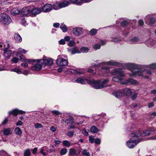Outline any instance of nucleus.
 Returning a JSON list of instances; mask_svg holds the SVG:
<instances>
[{
    "mask_svg": "<svg viewBox=\"0 0 156 156\" xmlns=\"http://www.w3.org/2000/svg\"><path fill=\"white\" fill-rule=\"evenodd\" d=\"M30 151L29 149H27L25 150L24 153V156H30Z\"/></svg>",
    "mask_w": 156,
    "mask_h": 156,
    "instance_id": "nucleus-45",
    "label": "nucleus"
},
{
    "mask_svg": "<svg viewBox=\"0 0 156 156\" xmlns=\"http://www.w3.org/2000/svg\"><path fill=\"white\" fill-rule=\"evenodd\" d=\"M108 80L106 79L102 81H96L93 80H90L92 86L96 89L102 88L105 87V84L108 81Z\"/></svg>",
    "mask_w": 156,
    "mask_h": 156,
    "instance_id": "nucleus-3",
    "label": "nucleus"
},
{
    "mask_svg": "<svg viewBox=\"0 0 156 156\" xmlns=\"http://www.w3.org/2000/svg\"><path fill=\"white\" fill-rule=\"evenodd\" d=\"M112 80L115 82H118L120 81L121 80V77H115L112 78Z\"/></svg>",
    "mask_w": 156,
    "mask_h": 156,
    "instance_id": "nucleus-41",
    "label": "nucleus"
},
{
    "mask_svg": "<svg viewBox=\"0 0 156 156\" xmlns=\"http://www.w3.org/2000/svg\"><path fill=\"white\" fill-rule=\"evenodd\" d=\"M59 43L60 44H64L65 43V41L63 39H61L59 41Z\"/></svg>",
    "mask_w": 156,
    "mask_h": 156,
    "instance_id": "nucleus-63",
    "label": "nucleus"
},
{
    "mask_svg": "<svg viewBox=\"0 0 156 156\" xmlns=\"http://www.w3.org/2000/svg\"><path fill=\"white\" fill-rule=\"evenodd\" d=\"M23 73L25 75H27L30 73V72L28 70H25L23 71Z\"/></svg>",
    "mask_w": 156,
    "mask_h": 156,
    "instance_id": "nucleus-58",
    "label": "nucleus"
},
{
    "mask_svg": "<svg viewBox=\"0 0 156 156\" xmlns=\"http://www.w3.org/2000/svg\"><path fill=\"white\" fill-rule=\"evenodd\" d=\"M50 130L53 132H55L56 131V128H55V127L54 126H51L50 128Z\"/></svg>",
    "mask_w": 156,
    "mask_h": 156,
    "instance_id": "nucleus-61",
    "label": "nucleus"
},
{
    "mask_svg": "<svg viewBox=\"0 0 156 156\" xmlns=\"http://www.w3.org/2000/svg\"><path fill=\"white\" fill-rule=\"evenodd\" d=\"M31 10L30 7H24L21 10V14L23 15L27 16L30 13Z\"/></svg>",
    "mask_w": 156,
    "mask_h": 156,
    "instance_id": "nucleus-16",
    "label": "nucleus"
},
{
    "mask_svg": "<svg viewBox=\"0 0 156 156\" xmlns=\"http://www.w3.org/2000/svg\"><path fill=\"white\" fill-rule=\"evenodd\" d=\"M35 127L36 128H42L43 126L42 124L40 123H37L34 125Z\"/></svg>",
    "mask_w": 156,
    "mask_h": 156,
    "instance_id": "nucleus-49",
    "label": "nucleus"
},
{
    "mask_svg": "<svg viewBox=\"0 0 156 156\" xmlns=\"http://www.w3.org/2000/svg\"><path fill=\"white\" fill-rule=\"evenodd\" d=\"M133 91V90H131L129 89H124L123 91V93L124 92L127 95L129 96L132 95Z\"/></svg>",
    "mask_w": 156,
    "mask_h": 156,
    "instance_id": "nucleus-29",
    "label": "nucleus"
},
{
    "mask_svg": "<svg viewBox=\"0 0 156 156\" xmlns=\"http://www.w3.org/2000/svg\"><path fill=\"white\" fill-rule=\"evenodd\" d=\"M138 24L139 25L142 26L144 24V22L143 20H140L138 21Z\"/></svg>",
    "mask_w": 156,
    "mask_h": 156,
    "instance_id": "nucleus-64",
    "label": "nucleus"
},
{
    "mask_svg": "<svg viewBox=\"0 0 156 156\" xmlns=\"http://www.w3.org/2000/svg\"><path fill=\"white\" fill-rule=\"evenodd\" d=\"M8 121V119L7 118H5V120L2 122V125H5L7 123Z\"/></svg>",
    "mask_w": 156,
    "mask_h": 156,
    "instance_id": "nucleus-60",
    "label": "nucleus"
},
{
    "mask_svg": "<svg viewBox=\"0 0 156 156\" xmlns=\"http://www.w3.org/2000/svg\"><path fill=\"white\" fill-rule=\"evenodd\" d=\"M76 43L75 41H70L68 44V45L70 47H73L75 45Z\"/></svg>",
    "mask_w": 156,
    "mask_h": 156,
    "instance_id": "nucleus-47",
    "label": "nucleus"
},
{
    "mask_svg": "<svg viewBox=\"0 0 156 156\" xmlns=\"http://www.w3.org/2000/svg\"><path fill=\"white\" fill-rule=\"evenodd\" d=\"M155 19L153 18L149 19L147 17H146L145 18V22L147 24L153 25L155 23Z\"/></svg>",
    "mask_w": 156,
    "mask_h": 156,
    "instance_id": "nucleus-20",
    "label": "nucleus"
},
{
    "mask_svg": "<svg viewBox=\"0 0 156 156\" xmlns=\"http://www.w3.org/2000/svg\"><path fill=\"white\" fill-rule=\"evenodd\" d=\"M127 66L131 69V74L130 76H142L146 79L148 78L147 76H144L142 73L144 70L141 69L140 66L137 64H133L132 63H127Z\"/></svg>",
    "mask_w": 156,
    "mask_h": 156,
    "instance_id": "nucleus-1",
    "label": "nucleus"
},
{
    "mask_svg": "<svg viewBox=\"0 0 156 156\" xmlns=\"http://www.w3.org/2000/svg\"><path fill=\"white\" fill-rule=\"evenodd\" d=\"M80 152V150H79L78 151H76L74 148H71L69 150V155H79Z\"/></svg>",
    "mask_w": 156,
    "mask_h": 156,
    "instance_id": "nucleus-22",
    "label": "nucleus"
},
{
    "mask_svg": "<svg viewBox=\"0 0 156 156\" xmlns=\"http://www.w3.org/2000/svg\"><path fill=\"white\" fill-rule=\"evenodd\" d=\"M155 131H156V128H149L148 129L144 130L142 134L139 132H138L136 133H140L141 134L140 136H144L153 134L154 132Z\"/></svg>",
    "mask_w": 156,
    "mask_h": 156,
    "instance_id": "nucleus-9",
    "label": "nucleus"
},
{
    "mask_svg": "<svg viewBox=\"0 0 156 156\" xmlns=\"http://www.w3.org/2000/svg\"><path fill=\"white\" fill-rule=\"evenodd\" d=\"M95 143L97 144H99L101 143V140L99 138H96L95 139Z\"/></svg>",
    "mask_w": 156,
    "mask_h": 156,
    "instance_id": "nucleus-53",
    "label": "nucleus"
},
{
    "mask_svg": "<svg viewBox=\"0 0 156 156\" xmlns=\"http://www.w3.org/2000/svg\"><path fill=\"white\" fill-rule=\"evenodd\" d=\"M90 131L94 133H97L98 131V129L94 126H92L90 129Z\"/></svg>",
    "mask_w": 156,
    "mask_h": 156,
    "instance_id": "nucleus-35",
    "label": "nucleus"
},
{
    "mask_svg": "<svg viewBox=\"0 0 156 156\" xmlns=\"http://www.w3.org/2000/svg\"><path fill=\"white\" fill-rule=\"evenodd\" d=\"M11 19L7 14L2 13L0 14V22L4 24H8L11 22Z\"/></svg>",
    "mask_w": 156,
    "mask_h": 156,
    "instance_id": "nucleus-5",
    "label": "nucleus"
},
{
    "mask_svg": "<svg viewBox=\"0 0 156 156\" xmlns=\"http://www.w3.org/2000/svg\"><path fill=\"white\" fill-rule=\"evenodd\" d=\"M89 140L92 143H93L95 140V139L92 136H90L89 137Z\"/></svg>",
    "mask_w": 156,
    "mask_h": 156,
    "instance_id": "nucleus-57",
    "label": "nucleus"
},
{
    "mask_svg": "<svg viewBox=\"0 0 156 156\" xmlns=\"http://www.w3.org/2000/svg\"><path fill=\"white\" fill-rule=\"evenodd\" d=\"M128 22L127 21L124 20L121 23V25L122 26H126L128 24Z\"/></svg>",
    "mask_w": 156,
    "mask_h": 156,
    "instance_id": "nucleus-56",
    "label": "nucleus"
},
{
    "mask_svg": "<svg viewBox=\"0 0 156 156\" xmlns=\"http://www.w3.org/2000/svg\"><path fill=\"white\" fill-rule=\"evenodd\" d=\"M123 91L122 90H119L117 91H115L113 93V94L117 98H120L123 95Z\"/></svg>",
    "mask_w": 156,
    "mask_h": 156,
    "instance_id": "nucleus-23",
    "label": "nucleus"
},
{
    "mask_svg": "<svg viewBox=\"0 0 156 156\" xmlns=\"http://www.w3.org/2000/svg\"><path fill=\"white\" fill-rule=\"evenodd\" d=\"M14 38L17 42H21L22 41V39L20 35L18 33L15 34Z\"/></svg>",
    "mask_w": 156,
    "mask_h": 156,
    "instance_id": "nucleus-28",
    "label": "nucleus"
},
{
    "mask_svg": "<svg viewBox=\"0 0 156 156\" xmlns=\"http://www.w3.org/2000/svg\"><path fill=\"white\" fill-rule=\"evenodd\" d=\"M154 103L153 102L150 103L148 104V107L149 108L153 107L154 106Z\"/></svg>",
    "mask_w": 156,
    "mask_h": 156,
    "instance_id": "nucleus-62",
    "label": "nucleus"
},
{
    "mask_svg": "<svg viewBox=\"0 0 156 156\" xmlns=\"http://www.w3.org/2000/svg\"><path fill=\"white\" fill-rule=\"evenodd\" d=\"M46 147H42L40 149V153L42 154L44 156H46V153L44 151L45 149H47Z\"/></svg>",
    "mask_w": 156,
    "mask_h": 156,
    "instance_id": "nucleus-34",
    "label": "nucleus"
},
{
    "mask_svg": "<svg viewBox=\"0 0 156 156\" xmlns=\"http://www.w3.org/2000/svg\"><path fill=\"white\" fill-rule=\"evenodd\" d=\"M60 28L63 32H65L67 31V29L66 26L63 24H61L60 26Z\"/></svg>",
    "mask_w": 156,
    "mask_h": 156,
    "instance_id": "nucleus-39",
    "label": "nucleus"
},
{
    "mask_svg": "<svg viewBox=\"0 0 156 156\" xmlns=\"http://www.w3.org/2000/svg\"><path fill=\"white\" fill-rule=\"evenodd\" d=\"M36 61L34 62H37V63L31 67V69L33 70L36 71H39L41 69L42 67L43 66V64L42 62H41V59L35 60ZM33 63L32 62L31 63Z\"/></svg>",
    "mask_w": 156,
    "mask_h": 156,
    "instance_id": "nucleus-6",
    "label": "nucleus"
},
{
    "mask_svg": "<svg viewBox=\"0 0 156 156\" xmlns=\"http://www.w3.org/2000/svg\"><path fill=\"white\" fill-rule=\"evenodd\" d=\"M3 134L5 136H8L12 134L11 129L9 128H4L2 130Z\"/></svg>",
    "mask_w": 156,
    "mask_h": 156,
    "instance_id": "nucleus-21",
    "label": "nucleus"
},
{
    "mask_svg": "<svg viewBox=\"0 0 156 156\" xmlns=\"http://www.w3.org/2000/svg\"><path fill=\"white\" fill-rule=\"evenodd\" d=\"M84 30L81 27H75L73 29V33L75 35L78 36L83 34Z\"/></svg>",
    "mask_w": 156,
    "mask_h": 156,
    "instance_id": "nucleus-12",
    "label": "nucleus"
},
{
    "mask_svg": "<svg viewBox=\"0 0 156 156\" xmlns=\"http://www.w3.org/2000/svg\"><path fill=\"white\" fill-rule=\"evenodd\" d=\"M97 31V30L96 29H93L90 31V34L91 35H94L96 34Z\"/></svg>",
    "mask_w": 156,
    "mask_h": 156,
    "instance_id": "nucleus-43",
    "label": "nucleus"
},
{
    "mask_svg": "<svg viewBox=\"0 0 156 156\" xmlns=\"http://www.w3.org/2000/svg\"><path fill=\"white\" fill-rule=\"evenodd\" d=\"M82 133L85 136H87L88 135V133L86 131L85 129H83L82 130Z\"/></svg>",
    "mask_w": 156,
    "mask_h": 156,
    "instance_id": "nucleus-55",
    "label": "nucleus"
},
{
    "mask_svg": "<svg viewBox=\"0 0 156 156\" xmlns=\"http://www.w3.org/2000/svg\"><path fill=\"white\" fill-rule=\"evenodd\" d=\"M155 44V42L154 41H152L151 43V44H147V46H148V47H151L152 46H154Z\"/></svg>",
    "mask_w": 156,
    "mask_h": 156,
    "instance_id": "nucleus-59",
    "label": "nucleus"
},
{
    "mask_svg": "<svg viewBox=\"0 0 156 156\" xmlns=\"http://www.w3.org/2000/svg\"><path fill=\"white\" fill-rule=\"evenodd\" d=\"M82 154L84 156H90V154L86 149L83 150L82 152Z\"/></svg>",
    "mask_w": 156,
    "mask_h": 156,
    "instance_id": "nucleus-36",
    "label": "nucleus"
},
{
    "mask_svg": "<svg viewBox=\"0 0 156 156\" xmlns=\"http://www.w3.org/2000/svg\"><path fill=\"white\" fill-rule=\"evenodd\" d=\"M11 54L12 52L10 51L5 49L4 50L3 55L5 58H8L11 56Z\"/></svg>",
    "mask_w": 156,
    "mask_h": 156,
    "instance_id": "nucleus-25",
    "label": "nucleus"
},
{
    "mask_svg": "<svg viewBox=\"0 0 156 156\" xmlns=\"http://www.w3.org/2000/svg\"><path fill=\"white\" fill-rule=\"evenodd\" d=\"M140 133H133L129 135L130 140L126 142L127 147L130 148H133L140 140L138 137L140 136Z\"/></svg>",
    "mask_w": 156,
    "mask_h": 156,
    "instance_id": "nucleus-2",
    "label": "nucleus"
},
{
    "mask_svg": "<svg viewBox=\"0 0 156 156\" xmlns=\"http://www.w3.org/2000/svg\"><path fill=\"white\" fill-rule=\"evenodd\" d=\"M74 134L73 131H69L67 133V135L69 137H72Z\"/></svg>",
    "mask_w": 156,
    "mask_h": 156,
    "instance_id": "nucleus-46",
    "label": "nucleus"
},
{
    "mask_svg": "<svg viewBox=\"0 0 156 156\" xmlns=\"http://www.w3.org/2000/svg\"><path fill=\"white\" fill-rule=\"evenodd\" d=\"M12 71L15 72L17 73L18 74L21 73V71L20 69L17 68L13 69L12 70Z\"/></svg>",
    "mask_w": 156,
    "mask_h": 156,
    "instance_id": "nucleus-50",
    "label": "nucleus"
},
{
    "mask_svg": "<svg viewBox=\"0 0 156 156\" xmlns=\"http://www.w3.org/2000/svg\"><path fill=\"white\" fill-rule=\"evenodd\" d=\"M20 12V10L19 9L17 8H14L12 9L11 11V14L12 15H15L17 14Z\"/></svg>",
    "mask_w": 156,
    "mask_h": 156,
    "instance_id": "nucleus-27",
    "label": "nucleus"
},
{
    "mask_svg": "<svg viewBox=\"0 0 156 156\" xmlns=\"http://www.w3.org/2000/svg\"><path fill=\"white\" fill-rule=\"evenodd\" d=\"M83 2V0H70V2L73 4L80 5Z\"/></svg>",
    "mask_w": 156,
    "mask_h": 156,
    "instance_id": "nucleus-30",
    "label": "nucleus"
},
{
    "mask_svg": "<svg viewBox=\"0 0 156 156\" xmlns=\"http://www.w3.org/2000/svg\"><path fill=\"white\" fill-rule=\"evenodd\" d=\"M139 41V40L137 37H134L130 40L129 41V43L131 44H136Z\"/></svg>",
    "mask_w": 156,
    "mask_h": 156,
    "instance_id": "nucleus-26",
    "label": "nucleus"
},
{
    "mask_svg": "<svg viewBox=\"0 0 156 156\" xmlns=\"http://www.w3.org/2000/svg\"><path fill=\"white\" fill-rule=\"evenodd\" d=\"M11 61L15 63H17L19 61V59L16 58H14L11 59Z\"/></svg>",
    "mask_w": 156,
    "mask_h": 156,
    "instance_id": "nucleus-54",
    "label": "nucleus"
},
{
    "mask_svg": "<svg viewBox=\"0 0 156 156\" xmlns=\"http://www.w3.org/2000/svg\"><path fill=\"white\" fill-rule=\"evenodd\" d=\"M109 67H103L101 68L99 72V75L105 77H107L108 74L110 73Z\"/></svg>",
    "mask_w": 156,
    "mask_h": 156,
    "instance_id": "nucleus-8",
    "label": "nucleus"
},
{
    "mask_svg": "<svg viewBox=\"0 0 156 156\" xmlns=\"http://www.w3.org/2000/svg\"><path fill=\"white\" fill-rule=\"evenodd\" d=\"M77 83H80L82 84H84L85 83V80L82 77H79L77 78L75 80Z\"/></svg>",
    "mask_w": 156,
    "mask_h": 156,
    "instance_id": "nucleus-33",
    "label": "nucleus"
},
{
    "mask_svg": "<svg viewBox=\"0 0 156 156\" xmlns=\"http://www.w3.org/2000/svg\"><path fill=\"white\" fill-rule=\"evenodd\" d=\"M67 149L66 148H62L61 150L60 154L62 155H64L67 153Z\"/></svg>",
    "mask_w": 156,
    "mask_h": 156,
    "instance_id": "nucleus-40",
    "label": "nucleus"
},
{
    "mask_svg": "<svg viewBox=\"0 0 156 156\" xmlns=\"http://www.w3.org/2000/svg\"><path fill=\"white\" fill-rule=\"evenodd\" d=\"M61 122H65L67 124H72L74 123L73 118L70 116H68L66 118L62 119L61 121Z\"/></svg>",
    "mask_w": 156,
    "mask_h": 156,
    "instance_id": "nucleus-15",
    "label": "nucleus"
},
{
    "mask_svg": "<svg viewBox=\"0 0 156 156\" xmlns=\"http://www.w3.org/2000/svg\"><path fill=\"white\" fill-rule=\"evenodd\" d=\"M69 4V3L67 1L62 2H58L55 3L53 5L54 9L58 10L61 8L67 6Z\"/></svg>",
    "mask_w": 156,
    "mask_h": 156,
    "instance_id": "nucleus-4",
    "label": "nucleus"
},
{
    "mask_svg": "<svg viewBox=\"0 0 156 156\" xmlns=\"http://www.w3.org/2000/svg\"><path fill=\"white\" fill-rule=\"evenodd\" d=\"M110 73L112 75H117V77H123L125 75L123 72L120 69H115L110 71Z\"/></svg>",
    "mask_w": 156,
    "mask_h": 156,
    "instance_id": "nucleus-10",
    "label": "nucleus"
},
{
    "mask_svg": "<svg viewBox=\"0 0 156 156\" xmlns=\"http://www.w3.org/2000/svg\"><path fill=\"white\" fill-rule=\"evenodd\" d=\"M15 133L16 135H21L22 133L21 129L19 127H16L15 129Z\"/></svg>",
    "mask_w": 156,
    "mask_h": 156,
    "instance_id": "nucleus-31",
    "label": "nucleus"
},
{
    "mask_svg": "<svg viewBox=\"0 0 156 156\" xmlns=\"http://www.w3.org/2000/svg\"><path fill=\"white\" fill-rule=\"evenodd\" d=\"M147 66L148 68L151 69H156V63H153Z\"/></svg>",
    "mask_w": 156,
    "mask_h": 156,
    "instance_id": "nucleus-44",
    "label": "nucleus"
},
{
    "mask_svg": "<svg viewBox=\"0 0 156 156\" xmlns=\"http://www.w3.org/2000/svg\"><path fill=\"white\" fill-rule=\"evenodd\" d=\"M119 64V63L117 62L115 60H112L108 62H103L97 64H94V65H93L92 66H94L95 67H96L98 66H100L101 65H107L110 66H116L118 65ZM95 68L97 69L96 68Z\"/></svg>",
    "mask_w": 156,
    "mask_h": 156,
    "instance_id": "nucleus-7",
    "label": "nucleus"
},
{
    "mask_svg": "<svg viewBox=\"0 0 156 156\" xmlns=\"http://www.w3.org/2000/svg\"><path fill=\"white\" fill-rule=\"evenodd\" d=\"M100 47L101 45L99 44H96L93 46L95 50L99 49L100 48Z\"/></svg>",
    "mask_w": 156,
    "mask_h": 156,
    "instance_id": "nucleus-52",
    "label": "nucleus"
},
{
    "mask_svg": "<svg viewBox=\"0 0 156 156\" xmlns=\"http://www.w3.org/2000/svg\"><path fill=\"white\" fill-rule=\"evenodd\" d=\"M27 52V51L22 48H20L17 52L18 54H20L23 53L25 54Z\"/></svg>",
    "mask_w": 156,
    "mask_h": 156,
    "instance_id": "nucleus-38",
    "label": "nucleus"
},
{
    "mask_svg": "<svg viewBox=\"0 0 156 156\" xmlns=\"http://www.w3.org/2000/svg\"><path fill=\"white\" fill-rule=\"evenodd\" d=\"M62 144L64 146L66 147H69L71 146L70 143L68 140H65L63 141Z\"/></svg>",
    "mask_w": 156,
    "mask_h": 156,
    "instance_id": "nucleus-37",
    "label": "nucleus"
},
{
    "mask_svg": "<svg viewBox=\"0 0 156 156\" xmlns=\"http://www.w3.org/2000/svg\"><path fill=\"white\" fill-rule=\"evenodd\" d=\"M30 9H31L30 13L34 16H36L40 13L41 12V9L39 8H37L33 9H32L30 8Z\"/></svg>",
    "mask_w": 156,
    "mask_h": 156,
    "instance_id": "nucleus-18",
    "label": "nucleus"
},
{
    "mask_svg": "<svg viewBox=\"0 0 156 156\" xmlns=\"http://www.w3.org/2000/svg\"><path fill=\"white\" fill-rule=\"evenodd\" d=\"M127 83H129L132 84H138V82L136 80H134L132 79H130L127 80Z\"/></svg>",
    "mask_w": 156,
    "mask_h": 156,
    "instance_id": "nucleus-32",
    "label": "nucleus"
},
{
    "mask_svg": "<svg viewBox=\"0 0 156 156\" xmlns=\"http://www.w3.org/2000/svg\"><path fill=\"white\" fill-rule=\"evenodd\" d=\"M89 49L88 48L83 47H82L80 49L81 52L83 53H86L89 51Z\"/></svg>",
    "mask_w": 156,
    "mask_h": 156,
    "instance_id": "nucleus-42",
    "label": "nucleus"
},
{
    "mask_svg": "<svg viewBox=\"0 0 156 156\" xmlns=\"http://www.w3.org/2000/svg\"><path fill=\"white\" fill-rule=\"evenodd\" d=\"M25 113V112L24 111L19 110L17 109H16L9 112V115L12 114L14 116H16L18 114H24Z\"/></svg>",
    "mask_w": 156,
    "mask_h": 156,
    "instance_id": "nucleus-14",
    "label": "nucleus"
},
{
    "mask_svg": "<svg viewBox=\"0 0 156 156\" xmlns=\"http://www.w3.org/2000/svg\"><path fill=\"white\" fill-rule=\"evenodd\" d=\"M41 62H42L44 66L46 65L51 66L53 64V61L52 59L49 58L46 59H41Z\"/></svg>",
    "mask_w": 156,
    "mask_h": 156,
    "instance_id": "nucleus-13",
    "label": "nucleus"
},
{
    "mask_svg": "<svg viewBox=\"0 0 156 156\" xmlns=\"http://www.w3.org/2000/svg\"><path fill=\"white\" fill-rule=\"evenodd\" d=\"M131 96L132 99H134L136 98L137 97V94L136 93L133 91V93L132 95H131Z\"/></svg>",
    "mask_w": 156,
    "mask_h": 156,
    "instance_id": "nucleus-48",
    "label": "nucleus"
},
{
    "mask_svg": "<svg viewBox=\"0 0 156 156\" xmlns=\"http://www.w3.org/2000/svg\"><path fill=\"white\" fill-rule=\"evenodd\" d=\"M68 51H69L72 54L80 53L79 49L76 47L72 49H68Z\"/></svg>",
    "mask_w": 156,
    "mask_h": 156,
    "instance_id": "nucleus-24",
    "label": "nucleus"
},
{
    "mask_svg": "<svg viewBox=\"0 0 156 156\" xmlns=\"http://www.w3.org/2000/svg\"><path fill=\"white\" fill-rule=\"evenodd\" d=\"M52 6L49 4H46L42 8L43 12H49L52 9Z\"/></svg>",
    "mask_w": 156,
    "mask_h": 156,
    "instance_id": "nucleus-17",
    "label": "nucleus"
},
{
    "mask_svg": "<svg viewBox=\"0 0 156 156\" xmlns=\"http://www.w3.org/2000/svg\"><path fill=\"white\" fill-rule=\"evenodd\" d=\"M56 63L60 66H65L68 64V61L62 58H58L56 60Z\"/></svg>",
    "mask_w": 156,
    "mask_h": 156,
    "instance_id": "nucleus-11",
    "label": "nucleus"
},
{
    "mask_svg": "<svg viewBox=\"0 0 156 156\" xmlns=\"http://www.w3.org/2000/svg\"><path fill=\"white\" fill-rule=\"evenodd\" d=\"M51 112L54 114L56 115H58L61 114V113L60 112L57 110H54L52 111Z\"/></svg>",
    "mask_w": 156,
    "mask_h": 156,
    "instance_id": "nucleus-51",
    "label": "nucleus"
},
{
    "mask_svg": "<svg viewBox=\"0 0 156 156\" xmlns=\"http://www.w3.org/2000/svg\"><path fill=\"white\" fill-rule=\"evenodd\" d=\"M20 60L21 62H25L28 63L29 64H31L32 62H35L36 60H33L32 59H27L25 58L23 56H20Z\"/></svg>",
    "mask_w": 156,
    "mask_h": 156,
    "instance_id": "nucleus-19",
    "label": "nucleus"
}]
</instances>
